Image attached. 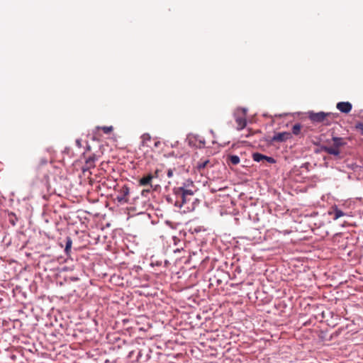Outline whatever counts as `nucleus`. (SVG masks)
<instances>
[{"label":"nucleus","mask_w":363,"mask_h":363,"mask_svg":"<svg viewBox=\"0 0 363 363\" xmlns=\"http://www.w3.org/2000/svg\"><path fill=\"white\" fill-rule=\"evenodd\" d=\"M65 247L64 250H65V254L68 255L71 251L72 240L69 236H67L65 238Z\"/></svg>","instance_id":"obj_11"},{"label":"nucleus","mask_w":363,"mask_h":363,"mask_svg":"<svg viewBox=\"0 0 363 363\" xmlns=\"http://www.w3.org/2000/svg\"><path fill=\"white\" fill-rule=\"evenodd\" d=\"M209 162L208 160H201L197 162L196 168L199 172H201Z\"/></svg>","instance_id":"obj_12"},{"label":"nucleus","mask_w":363,"mask_h":363,"mask_svg":"<svg viewBox=\"0 0 363 363\" xmlns=\"http://www.w3.org/2000/svg\"><path fill=\"white\" fill-rule=\"evenodd\" d=\"M194 188H187L186 186L175 187L173 189L176 200L174 206L179 208L182 212L186 213L193 211L196 207V203L199 202L197 199L194 197Z\"/></svg>","instance_id":"obj_1"},{"label":"nucleus","mask_w":363,"mask_h":363,"mask_svg":"<svg viewBox=\"0 0 363 363\" xmlns=\"http://www.w3.org/2000/svg\"><path fill=\"white\" fill-rule=\"evenodd\" d=\"M76 145L79 147H80L82 146L81 140L80 139H77L76 140Z\"/></svg>","instance_id":"obj_29"},{"label":"nucleus","mask_w":363,"mask_h":363,"mask_svg":"<svg viewBox=\"0 0 363 363\" xmlns=\"http://www.w3.org/2000/svg\"><path fill=\"white\" fill-rule=\"evenodd\" d=\"M46 163H47V160L46 159H43V160H41V164H45Z\"/></svg>","instance_id":"obj_31"},{"label":"nucleus","mask_w":363,"mask_h":363,"mask_svg":"<svg viewBox=\"0 0 363 363\" xmlns=\"http://www.w3.org/2000/svg\"><path fill=\"white\" fill-rule=\"evenodd\" d=\"M217 282L218 284L221 283V281L220 280H217Z\"/></svg>","instance_id":"obj_34"},{"label":"nucleus","mask_w":363,"mask_h":363,"mask_svg":"<svg viewBox=\"0 0 363 363\" xmlns=\"http://www.w3.org/2000/svg\"><path fill=\"white\" fill-rule=\"evenodd\" d=\"M332 141L333 142V146L322 145H320V150L324 151L329 155L340 157V151L339 148L342 146H345L347 143L344 141L342 138L337 136H333Z\"/></svg>","instance_id":"obj_2"},{"label":"nucleus","mask_w":363,"mask_h":363,"mask_svg":"<svg viewBox=\"0 0 363 363\" xmlns=\"http://www.w3.org/2000/svg\"><path fill=\"white\" fill-rule=\"evenodd\" d=\"M167 175L169 178H171L173 176V172L172 169H169L167 171Z\"/></svg>","instance_id":"obj_28"},{"label":"nucleus","mask_w":363,"mask_h":363,"mask_svg":"<svg viewBox=\"0 0 363 363\" xmlns=\"http://www.w3.org/2000/svg\"><path fill=\"white\" fill-rule=\"evenodd\" d=\"M264 160H266L267 162H269L270 164L276 163V160L274 157L267 156V155H265V158L264 159Z\"/></svg>","instance_id":"obj_22"},{"label":"nucleus","mask_w":363,"mask_h":363,"mask_svg":"<svg viewBox=\"0 0 363 363\" xmlns=\"http://www.w3.org/2000/svg\"><path fill=\"white\" fill-rule=\"evenodd\" d=\"M329 214L333 216L334 220H337L342 216H346V213L340 209L336 205L331 208V210L329 211Z\"/></svg>","instance_id":"obj_10"},{"label":"nucleus","mask_w":363,"mask_h":363,"mask_svg":"<svg viewBox=\"0 0 363 363\" xmlns=\"http://www.w3.org/2000/svg\"><path fill=\"white\" fill-rule=\"evenodd\" d=\"M235 111H238V114L245 117L247 109L246 108H238Z\"/></svg>","instance_id":"obj_18"},{"label":"nucleus","mask_w":363,"mask_h":363,"mask_svg":"<svg viewBox=\"0 0 363 363\" xmlns=\"http://www.w3.org/2000/svg\"><path fill=\"white\" fill-rule=\"evenodd\" d=\"M233 116H234L235 122L238 125L237 129L238 130H242L243 128H245V126L247 125V120H246L245 117L238 114V111H235L233 113Z\"/></svg>","instance_id":"obj_7"},{"label":"nucleus","mask_w":363,"mask_h":363,"mask_svg":"<svg viewBox=\"0 0 363 363\" xmlns=\"http://www.w3.org/2000/svg\"><path fill=\"white\" fill-rule=\"evenodd\" d=\"M151 353L152 350L150 347H144L137 351L136 361L139 363L147 362L151 357Z\"/></svg>","instance_id":"obj_3"},{"label":"nucleus","mask_w":363,"mask_h":363,"mask_svg":"<svg viewBox=\"0 0 363 363\" xmlns=\"http://www.w3.org/2000/svg\"><path fill=\"white\" fill-rule=\"evenodd\" d=\"M252 157L255 162H259L264 160L265 158V155L256 152L252 154Z\"/></svg>","instance_id":"obj_16"},{"label":"nucleus","mask_w":363,"mask_h":363,"mask_svg":"<svg viewBox=\"0 0 363 363\" xmlns=\"http://www.w3.org/2000/svg\"><path fill=\"white\" fill-rule=\"evenodd\" d=\"M152 174L154 175V178L158 177L159 170L158 169L155 170V173Z\"/></svg>","instance_id":"obj_30"},{"label":"nucleus","mask_w":363,"mask_h":363,"mask_svg":"<svg viewBox=\"0 0 363 363\" xmlns=\"http://www.w3.org/2000/svg\"><path fill=\"white\" fill-rule=\"evenodd\" d=\"M228 161H229L233 165H237L240 163V159L236 155H230L228 157Z\"/></svg>","instance_id":"obj_14"},{"label":"nucleus","mask_w":363,"mask_h":363,"mask_svg":"<svg viewBox=\"0 0 363 363\" xmlns=\"http://www.w3.org/2000/svg\"><path fill=\"white\" fill-rule=\"evenodd\" d=\"M154 179V175L152 173H148L147 174L143 175L141 178H140L138 183L140 186H150L151 188L152 180Z\"/></svg>","instance_id":"obj_9"},{"label":"nucleus","mask_w":363,"mask_h":363,"mask_svg":"<svg viewBox=\"0 0 363 363\" xmlns=\"http://www.w3.org/2000/svg\"><path fill=\"white\" fill-rule=\"evenodd\" d=\"M356 128L360 130L361 134L363 135V123H358L356 124Z\"/></svg>","instance_id":"obj_23"},{"label":"nucleus","mask_w":363,"mask_h":363,"mask_svg":"<svg viewBox=\"0 0 363 363\" xmlns=\"http://www.w3.org/2000/svg\"><path fill=\"white\" fill-rule=\"evenodd\" d=\"M349 167L354 172L361 170V169H362V166H359V165L357 164L356 163H352V164H350Z\"/></svg>","instance_id":"obj_19"},{"label":"nucleus","mask_w":363,"mask_h":363,"mask_svg":"<svg viewBox=\"0 0 363 363\" xmlns=\"http://www.w3.org/2000/svg\"><path fill=\"white\" fill-rule=\"evenodd\" d=\"M301 125L300 123H296L293 125L291 129V135H298L301 133Z\"/></svg>","instance_id":"obj_17"},{"label":"nucleus","mask_w":363,"mask_h":363,"mask_svg":"<svg viewBox=\"0 0 363 363\" xmlns=\"http://www.w3.org/2000/svg\"><path fill=\"white\" fill-rule=\"evenodd\" d=\"M143 138L144 140H150V136L149 134L146 133L143 135Z\"/></svg>","instance_id":"obj_27"},{"label":"nucleus","mask_w":363,"mask_h":363,"mask_svg":"<svg viewBox=\"0 0 363 363\" xmlns=\"http://www.w3.org/2000/svg\"><path fill=\"white\" fill-rule=\"evenodd\" d=\"M336 108L343 113H348L352 108V105L349 101H340L336 105Z\"/></svg>","instance_id":"obj_8"},{"label":"nucleus","mask_w":363,"mask_h":363,"mask_svg":"<svg viewBox=\"0 0 363 363\" xmlns=\"http://www.w3.org/2000/svg\"><path fill=\"white\" fill-rule=\"evenodd\" d=\"M129 193H130V189H129L128 186L127 185H123L121 187V189L119 191V194L116 196L117 201L120 203H128V200L127 196L129 194Z\"/></svg>","instance_id":"obj_6"},{"label":"nucleus","mask_w":363,"mask_h":363,"mask_svg":"<svg viewBox=\"0 0 363 363\" xmlns=\"http://www.w3.org/2000/svg\"><path fill=\"white\" fill-rule=\"evenodd\" d=\"M101 129L104 133L108 134L113 130V126H103Z\"/></svg>","instance_id":"obj_21"},{"label":"nucleus","mask_w":363,"mask_h":363,"mask_svg":"<svg viewBox=\"0 0 363 363\" xmlns=\"http://www.w3.org/2000/svg\"><path fill=\"white\" fill-rule=\"evenodd\" d=\"M330 114L331 113H325L323 111H320L318 113L310 111L308 112V118L313 122L321 123L325 120L327 116H329Z\"/></svg>","instance_id":"obj_5"},{"label":"nucleus","mask_w":363,"mask_h":363,"mask_svg":"<svg viewBox=\"0 0 363 363\" xmlns=\"http://www.w3.org/2000/svg\"><path fill=\"white\" fill-rule=\"evenodd\" d=\"M97 160L96 155H92L86 159V164L89 168L94 167V162Z\"/></svg>","instance_id":"obj_13"},{"label":"nucleus","mask_w":363,"mask_h":363,"mask_svg":"<svg viewBox=\"0 0 363 363\" xmlns=\"http://www.w3.org/2000/svg\"><path fill=\"white\" fill-rule=\"evenodd\" d=\"M135 354L137 355V351L133 350V351L129 352L128 357L129 358H133Z\"/></svg>","instance_id":"obj_26"},{"label":"nucleus","mask_w":363,"mask_h":363,"mask_svg":"<svg viewBox=\"0 0 363 363\" xmlns=\"http://www.w3.org/2000/svg\"><path fill=\"white\" fill-rule=\"evenodd\" d=\"M292 138V135L290 132H279L276 133L271 138V142H278V143H284L286 140L291 139Z\"/></svg>","instance_id":"obj_4"},{"label":"nucleus","mask_w":363,"mask_h":363,"mask_svg":"<svg viewBox=\"0 0 363 363\" xmlns=\"http://www.w3.org/2000/svg\"><path fill=\"white\" fill-rule=\"evenodd\" d=\"M160 142H156V143H155V147H158V146H159V145H160Z\"/></svg>","instance_id":"obj_32"},{"label":"nucleus","mask_w":363,"mask_h":363,"mask_svg":"<svg viewBox=\"0 0 363 363\" xmlns=\"http://www.w3.org/2000/svg\"><path fill=\"white\" fill-rule=\"evenodd\" d=\"M248 217L254 223H257L260 220L258 213L254 211H249Z\"/></svg>","instance_id":"obj_15"},{"label":"nucleus","mask_w":363,"mask_h":363,"mask_svg":"<svg viewBox=\"0 0 363 363\" xmlns=\"http://www.w3.org/2000/svg\"><path fill=\"white\" fill-rule=\"evenodd\" d=\"M167 201H168L169 202H172V198H167Z\"/></svg>","instance_id":"obj_33"},{"label":"nucleus","mask_w":363,"mask_h":363,"mask_svg":"<svg viewBox=\"0 0 363 363\" xmlns=\"http://www.w3.org/2000/svg\"><path fill=\"white\" fill-rule=\"evenodd\" d=\"M242 272V269L239 266H236L234 269V276H235V273L240 274Z\"/></svg>","instance_id":"obj_25"},{"label":"nucleus","mask_w":363,"mask_h":363,"mask_svg":"<svg viewBox=\"0 0 363 363\" xmlns=\"http://www.w3.org/2000/svg\"><path fill=\"white\" fill-rule=\"evenodd\" d=\"M210 132H211V134H213V131L212 130H211Z\"/></svg>","instance_id":"obj_35"},{"label":"nucleus","mask_w":363,"mask_h":363,"mask_svg":"<svg viewBox=\"0 0 363 363\" xmlns=\"http://www.w3.org/2000/svg\"><path fill=\"white\" fill-rule=\"evenodd\" d=\"M150 193V189H143L141 191L142 196H145V197H147Z\"/></svg>","instance_id":"obj_24"},{"label":"nucleus","mask_w":363,"mask_h":363,"mask_svg":"<svg viewBox=\"0 0 363 363\" xmlns=\"http://www.w3.org/2000/svg\"><path fill=\"white\" fill-rule=\"evenodd\" d=\"M182 186H186L187 188H195L194 182L190 179H188L185 182H184L182 184Z\"/></svg>","instance_id":"obj_20"}]
</instances>
